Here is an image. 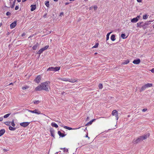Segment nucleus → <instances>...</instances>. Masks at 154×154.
I'll return each instance as SVG.
<instances>
[{
	"mask_svg": "<svg viewBox=\"0 0 154 154\" xmlns=\"http://www.w3.org/2000/svg\"><path fill=\"white\" fill-rule=\"evenodd\" d=\"M50 81H46L41 83L35 88V90L36 91L43 90L46 91H49L50 90Z\"/></svg>",
	"mask_w": 154,
	"mask_h": 154,
	"instance_id": "1",
	"label": "nucleus"
},
{
	"mask_svg": "<svg viewBox=\"0 0 154 154\" xmlns=\"http://www.w3.org/2000/svg\"><path fill=\"white\" fill-rule=\"evenodd\" d=\"M149 24L147 22H144L143 21L141 22H139L137 24V27L139 28H141L143 27L146 26L148 25Z\"/></svg>",
	"mask_w": 154,
	"mask_h": 154,
	"instance_id": "2",
	"label": "nucleus"
},
{
	"mask_svg": "<svg viewBox=\"0 0 154 154\" xmlns=\"http://www.w3.org/2000/svg\"><path fill=\"white\" fill-rule=\"evenodd\" d=\"M58 79L64 81L65 82H72V83H74L77 81V80H76L75 79H66V78H59Z\"/></svg>",
	"mask_w": 154,
	"mask_h": 154,
	"instance_id": "3",
	"label": "nucleus"
},
{
	"mask_svg": "<svg viewBox=\"0 0 154 154\" xmlns=\"http://www.w3.org/2000/svg\"><path fill=\"white\" fill-rule=\"evenodd\" d=\"M60 67H49L47 71H54L56 72L59 70L60 69Z\"/></svg>",
	"mask_w": 154,
	"mask_h": 154,
	"instance_id": "4",
	"label": "nucleus"
},
{
	"mask_svg": "<svg viewBox=\"0 0 154 154\" xmlns=\"http://www.w3.org/2000/svg\"><path fill=\"white\" fill-rule=\"evenodd\" d=\"M28 111L30 112L33 113H35L38 115L41 114L40 111L38 110V109H35L34 110H28Z\"/></svg>",
	"mask_w": 154,
	"mask_h": 154,
	"instance_id": "5",
	"label": "nucleus"
},
{
	"mask_svg": "<svg viewBox=\"0 0 154 154\" xmlns=\"http://www.w3.org/2000/svg\"><path fill=\"white\" fill-rule=\"evenodd\" d=\"M150 134L148 133L146 134H144L143 135L139 137L141 141L146 139L149 136Z\"/></svg>",
	"mask_w": 154,
	"mask_h": 154,
	"instance_id": "6",
	"label": "nucleus"
},
{
	"mask_svg": "<svg viewBox=\"0 0 154 154\" xmlns=\"http://www.w3.org/2000/svg\"><path fill=\"white\" fill-rule=\"evenodd\" d=\"M112 115L114 116H115L116 119L117 120L119 119V116L118 115V112L116 110H114L112 111Z\"/></svg>",
	"mask_w": 154,
	"mask_h": 154,
	"instance_id": "7",
	"label": "nucleus"
},
{
	"mask_svg": "<svg viewBox=\"0 0 154 154\" xmlns=\"http://www.w3.org/2000/svg\"><path fill=\"white\" fill-rule=\"evenodd\" d=\"M29 122H23L20 123V125L21 126L23 127H26L28 126L29 125Z\"/></svg>",
	"mask_w": 154,
	"mask_h": 154,
	"instance_id": "8",
	"label": "nucleus"
},
{
	"mask_svg": "<svg viewBox=\"0 0 154 154\" xmlns=\"http://www.w3.org/2000/svg\"><path fill=\"white\" fill-rule=\"evenodd\" d=\"M17 25V21H15L10 25V28L11 29L14 28Z\"/></svg>",
	"mask_w": 154,
	"mask_h": 154,
	"instance_id": "9",
	"label": "nucleus"
},
{
	"mask_svg": "<svg viewBox=\"0 0 154 154\" xmlns=\"http://www.w3.org/2000/svg\"><path fill=\"white\" fill-rule=\"evenodd\" d=\"M41 80V76L40 75H38L36 77V78L35 79V82L36 83H38L40 82Z\"/></svg>",
	"mask_w": 154,
	"mask_h": 154,
	"instance_id": "10",
	"label": "nucleus"
},
{
	"mask_svg": "<svg viewBox=\"0 0 154 154\" xmlns=\"http://www.w3.org/2000/svg\"><path fill=\"white\" fill-rule=\"evenodd\" d=\"M140 62V60L139 59H138L137 60H134L133 61V63L134 64H138Z\"/></svg>",
	"mask_w": 154,
	"mask_h": 154,
	"instance_id": "11",
	"label": "nucleus"
},
{
	"mask_svg": "<svg viewBox=\"0 0 154 154\" xmlns=\"http://www.w3.org/2000/svg\"><path fill=\"white\" fill-rule=\"evenodd\" d=\"M95 120V119H92L89 122L87 123L85 125L86 126H88L90 125H91L92 124V122Z\"/></svg>",
	"mask_w": 154,
	"mask_h": 154,
	"instance_id": "12",
	"label": "nucleus"
},
{
	"mask_svg": "<svg viewBox=\"0 0 154 154\" xmlns=\"http://www.w3.org/2000/svg\"><path fill=\"white\" fill-rule=\"evenodd\" d=\"M130 62L129 60H124L123 62L121 63L122 65H126L128 64Z\"/></svg>",
	"mask_w": 154,
	"mask_h": 154,
	"instance_id": "13",
	"label": "nucleus"
},
{
	"mask_svg": "<svg viewBox=\"0 0 154 154\" xmlns=\"http://www.w3.org/2000/svg\"><path fill=\"white\" fill-rule=\"evenodd\" d=\"M30 7L31 8V11H33L36 9V6L35 5H31Z\"/></svg>",
	"mask_w": 154,
	"mask_h": 154,
	"instance_id": "14",
	"label": "nucleus"
},
{
	"mask_svg": "<svg viewBox=\"0 0 154 154\" xmlns=\"http://www.w3.org/2000/svg\"><path fill=\"white\" fill-rule=\"evenodd\" d=\"M140 141H141L140 137H139L136 140L134 141H133V143L134 144H137L138 143L140 142Z\"/></svg>",
	"mask_w": 154,
	"mask_h": 154,
	"instance_id": "15",
	"label": "nucleus"
},
{
	"mask_svg": "<svg viewBox=\"0 0 154 154\" xmlns=\"http://www.w3.org/2000/svg\"><path fill=\"white\" fill-rule=\"evenodd\" d=\"M29 86L28 85H25L22 87V89L23 90H26V89H28Z\"/></svg>",
	"mask_w": 154,
	"mask_h": 154,
	"instance_id": "16",
	"label": "nucleus"
},
{
	"mask_svg": "<svg viewBox=\"0 0 154 154\" xmlns=\"http://www.w3.org/2000/svg\"><path fill=\"white\" fill-rule=\"evenodd\" d=\"M138 21V20L136 17L133 18L131 20V22L132 23H136Z\"/></svg>",
	"mask_w": 154,
	"mask_h": 154,
	"instance_id": "17",
	"label": "nucleus"
},
{
	"mask_svg": "<svg viewBox=\"0 0 154 154\" xmlns=\"http://www.w3.org/2000/svg\"><path fill=\"white\" fill-rule=\"evenodd\" d=\"M60 149H63V152L68 153H69L68 150V149L66 148H60Z\"/></svg>",
	"mask_w": 154,
	"mask_h": 154,
	"instance_id": "18",
	"label": "nucleus"
},
{
	"mask_svg": "<svg viewBox=\"0 0 154 154\" xmlns=\"http://www.w3.org/2000/svg\"><path fill=\"white\" fill-rule=\"evenodd\" d=\"M146 88L152 87V84L151 83H147L145 85Z\"/></svg>",
	"mask_w": 154,
	"mask_h": 154,
	"instance_id": "19",
	"label": "nucleus"
},
{
	"mask_svg": "<svg viewBox=\"0 0 154 154\" xmlns=\"http://www.w3.org/2000/svg\"><path fill=\"white\" fill-rule=\"evenodd\" d=\"M51 125L53 127L56 128H57L58 127V125L57 124L55 123L52 122L51 124Z\"/></svg>",
	"mask_w": 154,
	"mask_h": 154,
	"instance_id": "20",
	"label": "nucleus"
},
{
	"mask_svg": "<svg viewBox=\"0 0 154 154\" xmlns=\"http://www.w3.org/2000/svg\"><path fill=\"white\" fill-rule=\"evenodd\" d=\"M58 134L60 137H63L65 136L64 134L62 133L60 131H58Z\"/></svg>",
	"mask_w": 154,
	"mask_h": 154,
	"instance_id": "21",
	"label": "nucleus"
},
{
	"mask_svg": "<svg viewBox=\"0 0 154 154\" xmlns=\"http://www.w3.org/2000/svg\"><path fill=\"white\" fill-rule=\"evenodd\" d=\"M146 88L145 85L143 86L140 89V92H141L144 90Z\"/></svg>",
	"mask_w": 154,
	"mask_h": 154,
	"instance_id": "22",
	"label": "nucleus"
},
{
	"mask_svg": "<svg viewBox=\"0 0 154 154\" xmlns=\"http://www.w3.org/2000/svg\"><path fill=\"white\" fill-rule=\"evenodd\" d=\"M111 39L112 41H114L116 40L115 35H112L110 38Z\"/></svg>",
	"mask_w": 154,
	"mask_h": 154,
	"instance_id": "23",
	"label": "nucleus"
},
{
	"mask_svg": "<svg viewBox=\"0 0 154 154\" xmlns=\"http://www.w3.org/2000/svg\"><path fill=\"white\" fill-rule=\"evenodd\" d=\"M5 132V131L4 129H2L0 130V136L4 134Z\"/></svg>",
	"mask_w": 154,
	"mask_h": 154,
	"instance_id": "24",
	"label": "nucleus"
},
{
	"mask_svg": "<svg viewBox=\"0 0 154 154\" xmlns=\"http://www.w3.org/2000/svg\"><path fill=\"white\" fill-rule=\"evenodd\" d=\"M44 51V50H43V48H42L38 51L37 54H42Z\"/></svg>",
	"mask_w": 154,
	"mask_h": 154,
	"instance_id": "25",
	"label": "nucleus"
},
{
	"mask_svg": "<svg viewBox=\"0 0 154 154\" xmlns=\"http://www.w3.org/2000/svg\"><path fill=\"white\" fill-rule=\"evenodd\" d=\"M38 43H36V44L32 47L33 49L34 50H36L38 47Z\"/></svg>",
	"mask_w": 154,
	"mask_h": 154,
	"instance_id": "26",
	"label": "nucleus"
},
{
	"mask_svg": "<svg viewBox=\"0 0 154 154\" xmlns=\"http://www.w3.org/2000/svg\"><path fill=\"white\" fill-rule=\"evenodd\" d=\"M9 129L11 131H15L16 128H15L11 126H10L9 127Z\"/></svg>",
	"mask_w": 154,
	"mask_h": 154,
	"instance_id": "27",
	"label": "nucleus"
},
{
	"mask_svg": "<svg viewBox=\"0 0 154 154\" xmlns=\"http://www.w3.org/2000/svg\"><path fill=\"white\" fill-rule=\"evenodd\" d=\"M149 15H147V14H146L145 15H144L143 16V19L144 20H146V19L148 17Z\"/></svg>",
	"mask_w": 154,
	"mask_h": 154,
	"instance_id": "28",
	"label": "nucleus"
},
{
	"mask_svg": "<svg viewBox=\"0 0 154 154\" xmlns=\"http://www.w3.org/2000/svg\"><path fill=\"white\" fill-rule=\"evenodd\" d=\"M112 33V32H110L108 33L106 35V40H109V35H110V34Z\"/></svg>",
	"mask_w": 154,
	"mask_h": 154,
	"instance_id": "29",
	"label": "nucleus"
},
{
	"mask_svg": "<svg viewBox=\"0 0 154 154\" xmlns=\"http://www.w3.org/2000/svg\"><path fill=\"white\" fill-rule=\"evenodd\" d=\"M126 35L125 34H122L121 36L123 39H125L127 38V37H125Z\"/></svg>",
	"mask_w": 154,
	"mask_h": 154,
	"instance_id": "30",
	"label": "nucleus"
},
{
	"mask_svg": "<svg viewBox=\"0 0 154 154\" xmlns=\"http://www.w3.org/2000/svg\"><path fill=\"white\" fill-rule=\"evenodd\" d=\"M64 128H65L69 130H71L74 129H73V128H70L69 127H68V126H65L64 127Z\"/></svg>",
	"mask_w": 154,
	"mask_h": 154,
	"instance_id": "31",
	"label": "nucleus"
},
{
	"mask_svg": "<svg viewBox=\"0 0 154 154\" xmlns=\"http://www.w3.org/2000/svg\"><path fill=\"white\" fill-rule=\"evenodd\" d=\"M98 87L100 89H102L103 88L102 84L101 83H100L98 85Z\"/></svg>",
	"mask_w": 154,
	"mask_h": 154,
	"instance_id": "32",
	"label": "nucleus"
},
{
	"mask_svg": "<svg viewBox=\"0 0 154 154\" xmlns=\"http://www.w3.org/2000/svg\"><path fill=\"white\" fill-rule=\"evenodd\" d=\"M49 1H46L45 2V5L47 7H48L49 6Z\"/></svg>",
	"mask_w": 154,
	"mask_h": 154,
	"instance_id": "33",
	"label": "nucleus"
},
{
	"mask_svg": "<svg viewBox=\"0 0 154 154\" xmlns=\"http://www.w3.org/2000/svg\"><path fill=\"white\" fill-rule=\"evenodd\" d=\"M98 45H99V43H96L95 44V45H94V46H93L92 47V48H97L98 47Z\"/></svg>",
	"mask_w": 154,
	"mask_h": 154,
	"instance_id": "34",
	"label": "nucleus"
},
{
	"mask_svg": "<svg viewBox=\"0 0 154 154\" xmlns=\"http://www.w3.org/2000/svg\"><path fill=\"white\" fill-rule=\"evenodd\" d=\"M10 115H11V113H8V114H6L4 116V118H8Z\"/></svg>",
	"mask_w": 154,
	"mask_h": 154,
	"instance_id": "35",
	"label": "nucleus"
},
{
	"mask_svg": "<svg viewBox=\"0 0 154 154\" xmlns=\"http://www.w3.org/2000/svg\"><path fill=\"white\" fill-rule=\"evenodd\" d=\"M11 125L13 127H15V124L14 123V120L13 119L11 122Z\"/></svg>",
	"mask_w": 154,
	"mask_h": 154,
	"instance_id": "36",
	"label": "nucleus"
},
{
	"mask_svg": "<svg viewBox=\"0 0 154 154\" xmlns=\"http://www.w3.org/2000/svg\"><path fill=\"white\" fill-rule=\"evenodd\" d=\"M40 101L39 100L35 101L33 102L34 104H38L40 103Z\"/></svg>",
	"mask_w": 154,
	"mask_h": 154,
	"instance_id": "37",
	"label": "nucleus"
},
{
	"mask_svg": "<svg viewBox=\"0 0 154 154\" xmlns=\"http://www.w3.org/2000/svg\"><path fill=\"white\" fill-rule=\"evenodd\" d=\"M10 122H5V124L8 126H9L10 125Z\"/></svg>",
	"mask_w": 154,
	"mask_h": 154,
	"instance_id": "38",
	"label": "nucleus"
},
{
	"mask_svg": "<svg viewBox=\"0 0 154 154\" xmlns=\"http://www.w3.org/2000/svg\"><path fill=\"white\" fill-rule=\"evenodd\" d=\"M49 47L48 45L46 46L44 48H42L44 51L47 50Z\"/></svg>",
	"mask_w": 154,
	"mask_h": 154,
	"instance_id": "39",
	"label": "nucleus"
},
{
	"mask_svg": "<svg viewBox=\"0 0 154 154\" xmlns=\"http://www.w3.org/2000/svg\"><path fill=\"white\" fill-rule=\"evenodd\" d=\"M149 70L152 73H154V68H152V69Z\"/></svg>",
	"mask_w": 154,
	"mask_h": 154,
	"instance_id": "40",
	"label": "nucleus"
},
{
	"mask_svg": "<svg viewBox=\"0 0 154 154\" xmlns=\"http://www.w3.org/2000/svg\"><path fill=\"white\" fill-rule=\"evenodd\" d=\"M93 8H94V10H97V6L96 5H94V6Z\"/></svg>",
	"mask_w": 154,
	"mask_h": 154,
	"instance_id": "41",
	"label": "nucleus"
},
{
	"mask_svg": "<svg viewBox=\"0 0 154 154\" xmlns=\"http://www.w3.org/2000/svg\"><path fill=\"white\" fill-rule=\"evenodd\" d=\"M11 13L9 12H7L6 14V15L7 16L10 15H11Z\"/></svg>",
	"mask_w": 154,
	"mask_h": 154,
	"instance_id": "42",
	"label": "nucleus"
},
{
	"mask_svg": "<svg viewBox=\"0 0 154 154\" xmlns=\"http://www.w3.org/2000/svg\"><path fill=\"white\" fill-rule=\"evenodd\" d=\"M147 110V109L146 108V109H143L142 111L143 112H145Z\"/></svg>",
	"mask_w": 154,
	"mask_h": 154,
	"instance_id": "43",
	"label": "nucleus"
},
{
	"mask_svg": "<svg viewBox=\"0 0 154 154\" xmlns=\"http://www.w3.org/2000/svg\"><path fill=\"white\" fill-rule=\"evenodd\" d=\"M140 15H138L137 16V17H136L137 19L138 20H139V19H140Z\"/></svg>",
	"mask_w": 154,
	"mask_h": 154,
	"instance_id": "44",
	"label": "nucleus"
},
{
	"mask_svg": "<svg viewBox=\"0 0 154 154\" xmlns=\"http://www.w3.org/2000/svg\"><path fill=\"white\" fill-rule=\"evenodd\" d=\"M19 8V7L17 6H16L15 8V10H17Z\"/></svg>",
	"mask_w": 154,
	"mask_h": 154,
	"instance_id": "45",
	"label": "nucleus"
},
{
	"mask_svg": "<svg viewBox=\"0 0 154 154\" xmlns=\"http://www.w3.org/2000/svg\"><path fill=\"white\" fill-rule=\"evenodd\" d=\"M15 5V3L14 2H13L12 6H11V8H13Z\"/></svg>",
	"mask_w": 154,
	"mask_h": 154,
	"instance_id": "46",
	"label": "nucleus"
},
{
	"mask_svg": "<svg viewBox=\"0 0 154 154\" xmlns=\"http://www.w3.org/2000/svg\"><path fill=\"white\" fill-rule=\"evenodd\" d=\"M3 118L2 117H0V121H2L3 120Z\"/></svg>",
	"mask_w": 154,
	"mask_h": 154,
	"instance_id": "47",
	"label": "nucleus"
},
{
	"mask_svg": "<svg viewBox=\"0 0 154 154\" xmlns=\"http://www.w3.org/2000/svg\"><path fill=\"white\" fill-rule=\"evenodd\" d=\"M142 0H137V1L138 2H142Z\"/></svg>",
	"mask_w": 154,
	"mask_h": 154,
	"instance_id": "48",
	"label": "nucleus"
},
{
	"mask_svg": "<svg viewBox=\"0 0 154 154\" xmlns=\"http://www.w3.org/2000/svg\"><path fill=\"white\" fill-rule=\"evenodd\" d=\"M85 137H88V139H89V137H88V134H87V135H86V136H85Z\"/></svg>",
	"mask_w": 154,
	"mask_h": 154,
	"instance_id": "49",
	"label": "nucleus"
},
{
	"mask_svg": "<svg viewBox=\"0 0 154 154\" xmlns=\"http://www.w3.org/2000/svg\"><path fill=\"white\" fill-rule=\"evenodd\" d=\"M63 12H62V13H61L60 14V16L63 15Z\"/></svg>",
	"mask_w": 154,
	"mask_h": 154,
	"instance_id": "50",
	"label": "nucleus"
},
{
	"mask_svg": "<svg viewBox=\"0 0 154 154\" xmlns=\"http://www.w3.org/2000/svg\"><path fill=\"white\" fill-rule=\"evenodd\" d=\"M25 35V34L24 33H23L22 34V36H23Z\"/></svg>",
	"mask_w": 154,
	"mask_h": 154,
	"instance_id": "51",
	"label": "nucleus"
},
{
	"mask_svg": "<svg viewBox=\"0 0 154 154\" xmlns=\"http://www.w3.org/2000/svg\"><path fill=\"white\" fill-rule=\"evenodd\" d=\"M13 85V83L11 82V83H10L9 85Z\"/></svg>",
	"mask_w": 154,
	"mask_h": 154,
	"instance_id": "52",
	"label": "nucleus"
},
{
	"mask_svg": "<svg viewBox=\"0 0 154 154\" xmlns=\"http://www.w3.org/2000/svg\"><path fill=\"white\" fill-rule=\"evenodd\" d=\"M46 16V14H45L43 15V17H45Z\"/></svg>",
	"mask_w": 154,
	"mask_h": 154,
	"instance_id": "53",
	"label": "nucleus"
},
{
	"mask_svg": "<svg viewBox=\"0 0 154 154\" xmlns=\"http://www.w3.org/2000/svg\"><path fill=\"white\" fill-rule=\"evenodd\" d=\"M93 7H91L89 9L90 10H91L92 9Z\"/></svg>",
	"mask_w": 154,
	"mask_h": 154,
	"instance_id": "54",
	"label": "nucleus"
},
{
	"mask_svg": "<svg viewBox=\"0 0 154 154\" xmlns=\"http://www.w3.org/2000/svg\"><path fill=\"white\" fill-rule=\"evenodd\" d=\"M153 21H150V20H149V21H148V22H152Z\"/></svg>",
	"mask_w": 154,
	"mask_h": 154,
	"instance_id": "55",
	"label": "nucleus"
},
{
	"mask_svg": "<svg viewBox=\"0 0 154 154\" xmlns=\"http://www.w3.org/2000/svg\"><path fill=\"white\" fill-rule=\"evenodd\" d=\"M97 54V52H95L94 53V55H96Z\"/></svg>",
	"mask_w": 154,
	"mask_h": 154,
	"instance_id": "56",
	"label": "nucleus"
},
{
	"mask_svg": "<svg viewBox=\"0 0 154 154\" xmlns=\"http://www.w3.org/2000/svg\"><path fill=\"white\" fill-rule=\"evenodd\" d=\"M68 4H69V3H68L66 2V3H65V5H68Z\"/></svg>",
	"mask_w": 154,
	"mask_h": 154,
	"instance_id": "57",
	"label": "nucleus"
},
{
	"mask_svg": "<svg viewBox=\"0 0 154 154\" xmlns=\"http://www.w3.org/2000/svg\"><path fill=\"white\" fill-rule=\"evenodd\" d=\"M17 1L18 2H21V0H17Z\"/></svg>",
	"mask_w": 154,
	"mask_h": 154,
	"instance_id": "58",
	"label": "nucleus"
},
{
	"mask_svg": "<svg viewBox=\"0 0 154 154\" xmlns=\"http://www.w3.org/2000/svg\"><path fill=\"white\" fill-rule=\"evenodd\" d=\"M59 152H61V151H60L59 152H56V153L58 154Z\"/></svg>",
	"mask_w": 154,
	"mask_h": 154,
	"instance_id": "59",
	"label": "nucleus"
},
{
	"mask_svg": "<svg viewBox=\"0 0 154 154\" xmlns=\"http://www.w3.org/2000/svg\"><path fill=\"white\" fill-rule=\"evenodd\" d=\"M54 0V1H56H56H58V0Z\"/></svg>",
	"mask_w": 154,
	"mask_h": 154,
	"instance_id": "60",
	"label": "nucleus"
},
{
	"mask_svg": "<svg viewBox=\"0 0 154 154\" xmlns=\"http://www.w3.org/2000/svg\"><path fill=\"white\" fill-rule=\"evenodd\" d=\"M70 1H74L75 0H69Z\"/></svg>",
	"mask_w": 154,
	"mask_h": 154,
	"instance_id": "61",
	"label": "nucleus"
},
{
	"mask_svg": "<svg viewBox=\"0 0 154 154\" xmlns=\"http://www.w3.org/2000/svg\"><path fill=\"white\" fill-rule=\"evenodd\" d=\"M130 116L129 115H128V117H130Z\"/></svg>",
	"mask_w": 154,
	"mask_h": 154,
	"instance_id": "62",
	"label": "nucleus"
},
{
	"mask_svg": "<svg viewBox=\"0 0 154 154\" xmlns=\"http://www.w3.org/2000/svg\"><path fill=\"white\" fill-rule=\"evenodd\" d=\"M88 117L87 118V119H88Z\"/></svg>",
	"mask_w": 154,
	"mask_h": 154,
	"instance_id": "63",
	"label": "nucleus"
},
{
	"mask_svg": "<svg viewBox=\"0 0 154 154\" xmlns=\"http://www.w3.org/2000/svg\"><path fill=\"white\" fill-rule=\"evenodd\" d=\"M87 129V127H86L85 128V129Z\"/></svg>",
	"mask_w": 154,
	"mask_h": 154,
	"instance_id": "64",
	"label": "nucleus"
}]
</instances>
